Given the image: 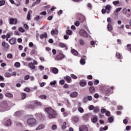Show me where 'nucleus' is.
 Listing matches in <instances>:
<instances>
[{"instance_id":"1","label":"nucleus","mask_w":131,"mask_h":131,"mask_svg":"<svg viewBox=\"0 0 131 131\" xmlns=\"http://www.w3.org/2000/svg\"><path fill=\"white\" fill-rule=\"evenodd\" d=\"M45 111L47 112L49 118L50 119H52V118H56L58 115L57 112L51 107H46L45 108Z\"/></svg>"},{"instance_id":"2","label":"nucleus","mask_w":131,"mask_h":131,"mask_svg":"<svg viewBox=\"0 0 131 131\" xmlns=\"http://www.w3.org/2000/svg\"><path fill=\"white\" fill-rule=\"evenodd\" d=\"M8 110H10V106L8 104V101H2L0 103V112H5V111H8Z\"/></svg>"},{"instance_id":"3","label":"nucleus","mask_w":131,"mask_h":131,"mask_svg":"<svg viewBox=\"0 0 131 131\" xmlns=\"http://www.w3.org/2000/svg\"><path fill=\"white\" fill-rule=\"evenodd\" d=\"M27 123L28 125L31 126V127H33V126H35L38 124L36 119L34 118H30L28 119L27 120Z\"/></svg>"},{"instance_id":"4","label":"nucleus","mask_w":131,"mask_h":131,"mask_svg":"<svg viewBox=\"0 0 131 131\" xmlns=\"http://www.w3.org/2000/svg\"><path fill=\"white\" fill-rule=\"evenodd\" d=\"M9 23L11 25H16L18 23V20L17 18H11L9 19Z\"/></svg>"},{"instance_id":"5","label":"nucleus","mask_w":131,"mask_h":131,"mask_svg":"<svg viewBox=\"0 0 131 131\" xmlns=\"http://www.w3.org/2000/svg\"><path fill=\"white\" fill-rule=\"evenodd\" d=\"M80 35L84 37H88V32L83 29H82L79 32Z\"/></svg>"},{"instance_id":"6","label":"nucleus","mask_w":131,"mask_h":131,"mask_svg":"<svg viewBox=\"0 0 131 131\" xmlns=\"http://www.w3.org/2000/svg\"><path fill=\"white\" fill-rule=\"evenodd\" d=\"M63 58H65V55H63V54L60 53L58 55L56 56L55 57V60L57 61H60V60H62Z\"/></svg>"},{"instance_id":"7","label":"nucleus","mask_w":131,"mask_h":131,"mask_svg":"<svg viewBox=\"0 0 131 131\" xmlns=\"http://www.w3.org/2000/svg\"><path fill=\"white\" fill-rule=\"evenodd\" d=\"M79 131H89V129L88 128L87 126L85 125H81L79 127Z\"/></svg>"},{"instance_id":"8","label":"nucleus","mask_w":131,"mask_h":131,"mask_svg":"<svg viewBox=\"0 0 131 131\" xmlns=\"http://www.w3.org/2000/svg\"><path fill=\"white\" fill-rule=\"evenodd\" d=\"M105 10H106V13L109 14L111 11V9H112V6L111 5L107 4L105 7Z\"/></svg>"},{"instance_id":"9","label":"nucleus","mask_w":131,"mask_h":131,"mask_svg":"<svg viewBox=\"0 0 131 131\" xmlns=\"http://www.w3.org/2000/svg\"><path fill=\"white\" fill-rule=\"evenodd\" d=\"M123 14H124L125 15H126L127 18H129V17L131 16V12L130 13H129L128 12H127V9H126V8H124L123 9Z\"/></svg>"},{"instance_id":"10","label":"nucleus","mask_w":131,"mask_h":131,"mask_svg":"<svg viewBox=\"0 0 131 131\" xmlns=\"http://www.w3.org/2000/svg\"><path fill=\"white\" fill-rule=\"evenodd\" d=\"M50 71L54 73V74H57L59 73V70L56 68H51Z\"/></svg>"},{"instance_id":"11","label":"nucleus","mask_w":131,"mask_h":131,"mask_svg":"<svg viewBox=\"0 0 131 131\" xmlns=\"http://www.w3.org/2000/svg\"><path fill=\"white\" fill-rule=\"evenodd\" d=\"M4 124L5 126H10L11 124H12V122L11 121V120H4Z\"/></svg>"},{"instance_id":"12","label":"nucleus","mask_w":131,"mask_h":131,"mask_svg":"<svg viewBox=\"0 0 131 131\" xmlns=\"http://www.w3.org/2000/svg\"><path fill=\"white\" fill-rule=\"evenodd\" d=\"M46 126L43 124H41L39 125L35 129V130H40V129H42V128H45Z\"/></svg>"},{"instance_id":"13","label":"nucleus","mask_w":131,"mask_h":131,"mask_svg":"<svg viewBox=\"0 0 131 131\" xmlns=\"http://www.w3.org/2000/svg\"><path fill=\"white\" fill-rule=\"evenodd\" d=\"M16 41L17 40L16 39V38H12L9 40V43H10V45H15Z\"/></svg>"},{"instance_id":"14","label":"nucleus","mask_w":131,"mask_h":131,"mask_svg":"<svg viewBox=\"0 0 131 131\" xmlns=\"http://www.w3.org/2000/svg\"><path fill=\"white\" fill-rule=\"evenodd\" d=\"M2 47H4L5 49H6L8 50L9 48H10V45L8 43H6V42H2Z\"/></svg>"},{"instance_id":"15","label":"nucleus","mask_w":131,"mask_h":131,"mask_svg":"<svg viewBox=\"0 0 131 131\" xmlns=\"http://www.w3.org/2000/svg\"><path fill=\"white\" fill-rule=\"evenodd\" d=\"M122 9V8H117L116 9V11L114 12V14L115 15V16H117V15H118V12H120Z\"/></svg>"},{"instance_id":"16","label":"nucleus","mask_w":131,"mask_h":131,"mask_svg":"<svg viewBox=\"0 0 131 131\" xmlns=\"http://www.w3.org/2000/svg\"><path fill=\"white\" fill-rule=\"evenodd\" d=\"M78 95V93L77 92H74L70 94V97H71V98H76V97H77Z\"/></svg>"},{"instance_id":"17","label":"nucleus","mask_w":131,"mask_h":131,"mask_svg":"<svg viewBox=\"0 0 131 131\" xmlns=\"http://www.w3.org/2000/svg\"><path fill=\"white\" fill-rule=\"evenodd\" d=\"M34 104H35L36 106H39V107H41V106H42V103H41V102L38 101V100L35 101Z\"/></svg>"},{"instance_id":"18","label":"nucleus","mask_w":131,"mask_h":131,"mask_svg":"<svg viewBox=\"0 0 131 131\" xmlns=\"http://www.w3.org/2000/svg\"><path fill=\"white\" fill-rule=\"evenodd\" d=\"M28 66L30 68H31V69H33V70L35 69V66L33 65V63H32V62L29 63Z\"/></svg>"},{"instance_id":"19","label":"nucleus","mask_w":131,"mask_h":131,"mask_svg":"<svg viewBox=\"0 0 131 131\" xmlns=\"http://www.w3.org/2000/svg\"><path fill=\"white\" fill-rule=\"evenodd\" d=\"M51 33L52 35H55V34H58V30L57 29H55V30H53L51 31Z\"/></svg>"},{"instance_id":"20","label":"nucleus","mask_w":131,"mask_h":131,"mask_svg":"<svg viewBox=\"0 0 131 131\" xmlns=\"http://www.w3.org/2000/svg\"><path fill=\"white\" fill-rule=\"evenodd\" d=\"M40 37L41 39H42V38H44V37H48V34H47V33L45 32L43 34H41L40 35Z\"/></svg>"},{"instance_id":"21","label":"nucleus","mask_w":131,"mask_h":131,"mask_svg":"<svg viewBox=\"0 0 131 131\" xmlns=\"http://www.w3.org/2000/svg\"><path fill=\"white\" fill-rule=\"evenodd\" d=\"M39 99L41 100H47V95H41L39 96Z\"/></svg>"},{"instance_id":"22","label":"nucleus","mask_w":131,"mask_h":131,"mask_svg":"<svg viewBox=\"0 0 131 131\" xmlns=\"http://www.w3.org/2000/svg\"><path fill=\"white\" fill-rule=\"evenodd\" d=\"M86 85V82H85V81H80V86H82V87L85 86Z\"/></svg>"},{"instance_id":"23","label":"nucleus","mask_w":131,"mask_h":131,"mask_svg":"<svg viewBox=\"0 0 131 131\" xmlns=\"http://www.w3.org/2000/svg\"><path fill=\"white\" fill-rule=\"evenodd\" d=\"M21 66V64L19 62H16L14 63V67H16V68H19Z\"/></svg>"},{"instance_id":"24","label":"nucleus","mask_w":131,"mask_h":131,"mask_svg":"<svg viewBox=\"0 0 131 131\" xmlns=\"http://www.w3.org/2000/svg\"><path fill=\"white\" fill-rule=\"evenodd\" d=\"M72 53L73 54V55H75V56H77V55H78V52H77V51L74 50V49H72L71 50Z\"/></svg>"},{"instance_id":"25","label":"nucleus","mask_w":131,"mask_h":131,"mask_svg":"<svg viewBox=\"0 0 131 131\" xmlns=\"http://www.w3.org/2000/svg\"><path fill=\"white\" fill-rule=\"evenodd\" d=\"M6 97H7V98H13V94H12L11 93H6L5 94Z\"/></svg>"},{"instance_id":"26","label":"nucleus","mask_w":131,"mask_h":131,"mask_svg":"<svg viewBox=\"0 0 131 131\" xmlns=\"http://www.w3.org/2000/svg\"><path fill=\"white\" fill-rule=\"evenodd\" d=\"M107 29L108 31H112L113 28L112 27V26L110 25V24H108L107 25Z\"/></svg>"},{"instance_id":"27","label":"nucleus","mask_w":131,"mask_h":131,"mask_svg":"<svg viewBox=\"0 0 131 131\" xmlns=\"http://www.w3.org/2000/svg\"><path fill=\"white\" fill-rule=\"evenodd\" d=\"M5 4H6V0L0 1V7L5 6Z\"/></svg>"},{"instance_id":"28","label":"nucleus","mask_w":131,"mask_h":131,"mask_svg":"<svg viewBox=\"0 0 131 131\" xmlns=\"http://www.w3.org/2000/svg\"><path fill=\"white\" fill-rule=\"evenodd\" d=\"M32 14V11H31V10H30L28 13L27 17L28 20H30V14Z\"/></svg>"},{"instance_id":"29","label":"nucleus","mask_w":131,"mask_h":131,"mask_svg":"<svg viewBox=\"0 0 131 131\" xmlns=\"http://www.w3.org/2000/svg\"><path fill=\"white\" fill-rule=\"evenodd\" d=\"M97 121L98 118L97 117H93V118L92 119V122H93V123H96V122H97Z\"/></svg>"},{"instance_id":"30","label":"nucleus","mask_w":131,"mask_h":131,"mask_svg":"<svg viewBox=\"0 0 131 131\" xmlns=\"http://www.w3.org/2000/svg\"><path fill=\"white\" fill-rule=\"evenodd\" d=\"M4 76L5 77H11L12 76V74L10 73H6L5 74Z\"/></svg>"},{"instance_id":"31","label":"nucleus","mask_w":131,"mask_h":131,"mask_svg":"<svg viewBox=\"0 0 131 131\" xmlns=\"http://www.w3.org/2000/svg\"><path fill=\"white\" fill-rule=\"evenodd\" d=\"M80 63L81 65H84V64H85V60L84 59H81L80 60Z\"/></svg>"},{"instance_id":"32","label":"nucleus","mask_w":131,"mask_h":131,"mask_svg":"<svg viewBox=\"0 0 131 131\" xmlns=\"http://www.w3.org/2000/svg\"><path fill=\"white\" fill-rule=\"evenodd\" d=\"M59 47L60 48H66V45L64 44V43H59Z\"/></svg>"},{"instance_id":"33","label":"nucleus","mask_w":131,"mask_h":131,"mask_svg":"<svg viewBox=\"0 0 131 131\" xmlns=\"http://www.w3.org/2000/svg\"><path fill=\"white\" fill-rule=\"evenodd\" d=\"M21 96L22 100H24V99H25L26 98L27 95H26V93H21Z\"/></svg>"},{"instance_id":"34","label":"nucleus","mask_w":131,"mask_h":131,"mask_svg":"<svg viewBox=\"0 0 131 131\" xmlns=\"http://www.w3.org/2000/svg\"><path fill=\"white\" fill-rule=\"evenodd\" d=\"M73 120L75 122H78V121H79V119L78 117H74L73 118Z\"/></svg>"},{"instance_id":"35","label":"nucleus","mask_w":131,"mask_h":131,"mask_svg":"<svg viewBox=\"0 0 131 131\" xmlns=\"http://www.w3.org/2000/svg\"><path fill=\"white\" fill-rule=\"evenodd\" d=\"M94 112H95V113H98V112H99V107L96 106L94 107Z\"/></svg>"},{"instance_id":"36","label":"nucleus","mask_w":131,"mask_h":131,"mask_svg":"<svg viewBox=\"0 0 131 131\" xmlns=\"http://www.w3.org/2000/svg\"><path fill=\"white\" fill-rule=\"evenodd\" d=\"M62 129H65L66 128V122H64L61 126Z\"/></svg>"},{"instance_id":"37","label":"nucleus","mask_w":131,"mask_h":131,"mask_svg":"<svg viewBox=\"0 0 131 131\" xmlns=\"http://www.w3.org/2000/svg\"><path fill=\"white\" fill-rule=\"evenodd\" d=\"M66 78L67 82H68V83H70V81H71V77H70L69 76H67L66 77Z\"/></svg>"},{"instance_id":"38","label":"nucleus","mask_w":131,"mask_h":131,"mask_svg":"<svg viewBox=\"0 0 131 131\" xmlns=\"http://www.w3.org/2000/svg\"><path fill=\"white\" fill-rule=\"evenodd\" d=\"M113 4L114 5V6H117V5H119V1H114Z\"/></svg>"},{"instance_id":"39","label":"nucleus","mask_w":131,"mask_h":131,"mask_svg":"<svg viewBox=\"0 0 131 131\" xmlns=\"http://www.w3.org/2000/svg\"><path fill=\"white\" fill-rule=\"evenodd\" d=\"M66 33L68 34V35H71L72 34V31L70 30H67L66 31Z\"/></svg>"},{"instance_id":"40","label":"nucleus","mask_w":131,"mask_h":131,"mask_svg":"<svg viewBox=\"0 0 131 131\" xmlns=\"http://www.w3.org/2000/svg\"><path fill=\"white\" fill-rule=\"evenodd\" d=\"M13 34V33L12 32H10L9 33H8L6 37L7 38H10V37H11V35H12Z\"/></svg>"},{"instance_id":"41","label":"nucleus","mask_w":131,"mask_h":131,"mask_svg":"<svg viewBox=\"0 0 131 131\" xmlns=\"http://www.w3.org/2000/svg\"><path fill=\"white\" fill-rule=\"evenodd\" d=\"M90 93H91L92 94H93V93H95V88H94V87H91L90 89Z\"/></svg>"},{"instance_id":"42","label":"nucleus","mask_w":131,"mask_h":131,"mask_svg":"<svg viewBox=\"0 0 131 131\" xmlns=\"http://www.w3.org/2000/svg\"><path fill=\"white\" fill-rule=\"evenodd\" d=\"M8 59H12L13 58V54L9 53L7 55Z\"/></svg>"},{"instance_id":"43","label":"nucleus","mask_w":131,"mask_h":131,"mask_svg":"<svg viewBox=\"0 0 131 131\" xmlns=\"http://www.w3.org/2000/svg\"><path fill=\"white\" fill-rule=\"evenodd\" d=\"M21 113L20 112H16L14 113V116H20Z\"/></svg>"},{"instance_id":"44","label":"nucleus","mask_w":131,"mask_h":131,"mask_svg":"<svg viewBox=\"0 0 131 131\" xmlns=\"http://www.w3.org/2000/svg\"><path fill=\"white\" fill-rule=\"evenodd\" d=\"M108 129V126H105L103 128H101L100 129V130L101 131V130H107Z\"/></svg>"},{"instance_id":"45","label":"nucleus","mask_w":131,"mask_h":131,"mask_svg":"<svg viewBox=\"0 0 131 131\" xmlns=\"http://www.w3.org/2000/svg\"><path fill=\"white\" fill-rule=\"evenodd\" d=\"M108 121H109V122H113V121H114V119L112 117H111L110 118H108Z\"/></svg>"},{"instance_id":"46","label":"nucleus","mask_w":131,"mask_h":131,"mask_svg":"<svg viewBox=\"0 0 131 131\" xmlns=\"http://www.w3.org/2000/svg\"><path fill=\"white\" fill-rule=\"evenodd\" d=\"M88 100L89 99H88V97H84L83 99V102H84V103H87Z\"/></svg>"},{"instance_id":"47","label":"nucleus","mask_w":131,"mask_h":131,"mask_svg":"<svg viewBox=\"0 0 131 131\" xmlns=\"http://www.w3.org/2000/svg\"><path fill=\"white\" fill-rule=\"evenodd\" d=\"M78 111L80 113H83L84 110H83V108L82 107H79Z\"/></svg>"},{"instance_id":"48","label":"nucleus","mask_w":131,"mask_h":131,"mask_svg":"<svg viewBox=\"0 0 131 131\" xmlns=\"http://www.w3.org/2000/svg\"><path fill=\"white\" fill-rule=\"evenodd\" d=\"M71 76L72 78H73V79H77V76H76L74 74H71Z\"/></svg>"},{"instance_id":"49","label":"nucleus","mask_w":131,"mask_h":131,"mask_svg":"<svg viewBox=\"0 0 131 131\" xmlns=\"http://www.w3.org/2000/svg\"><path fill=\"white\" fill-rule=\"evenodd\" d=\"M51 128H52V129H53V130H55V129H57V125L53 124Z\"/></svg>"},{"instance_id":"50","label":"nucleus","mask_w":131,"mask_h":131,"mask_svg":"<svg viewBox=\"0 0 131 131\" xmlns=\"http://www.w3.org/2000/svg\"><path fill=\"white\" fill-rule=\"evenodd\" d=\"M39 70H40V71H42L45 69V67H43L42 66H39Z\"/></svg>"},{"instance_id":"51","label":"nucleus","mask_w":131,"mask_h":131,"mask_svg":"<svg viewBox=\"0 0 131 131\" xmlns=\"http://www.w3.org/2000/svg\"><path fill=\"white\" fill-rule=\"evenodd\" d=\"M116 56L119 59H121V55L120 53H117Z\"/></svg>"},{"instance_id":"52","label":"nucleus","mask_w":131,"mask_h":131,"mask_svg":"<svg viewBox=\"0 0 131 131\" xmlns=\"http://www.w3.org/2000/svg\"><path fill=\"white\" fill-rule=\"evenodd\" d=\"M24 91L25 92H27V93H29V92H30V89L28 88H26L24 89Z\"/></svg>"},{"instance_id":"53","label":"nucleus","mask_w":131,"mask_h":131,"mask_svg":"<svg viewBox=\"0 0 131 131\" xmlns=\"http://www.w3.org/2000/svg\"><path fill=\"white\" fill-rule=\"evenodd\" d=\"M89 108L90 110H94V109L95 108V106H94V105H91L89 106Z\"/></svg>"},{"instance_id":"54","label":"nucleus","mask_w":131,"mask_h":131,"mask_svg":"<svg viewBox=\"0 0 131 131\" xmlns=\"http://www.w3.org/2000/svg\"><path fill=\"white\" fill-rule=\"evenodd\" d=\"M87 98L88 99L89 101H92V100H93V97H92V96H88Z\"/></svg>"},{"instance_id":"55","label":"nucleus","mask_w":131,"mask_h":131,"mask_svg":"<svg viewBox=\"0 0 131 131\" xmlns=\"http://www.w3.org/2000/svg\"><path fill=\"white\" fill-rule=\"evenodd\" d=\"M19 31H20V32H25V30L22 28H19Z\"/></svg>"},{"instance_id":"56","label":"nucleus","mask_w":131,"mask_h":131,"mask_svg":"<svg viewBox=\"0 0 131 131\" xmlns=\"http://www.w3.org/2000/svg\"><path fill=\"white\" fill-rule=\"evenodd\" d=\"M56 83H57V81H54L53 82H51L50 85H55V84H56Z\"/></svg>"},{"instance_id":"57","label":"nucleus","mask_w":131,"mask_h":131,"mask_svg":"<svg viewBox=\"0 0 131 131\" xmlns=\"http://www.w3.org/2000/svg\"><path fill=\"white\" fill-rule=\"evenodd\" d=\"M79 43H80V45H81V46H83V45H84V42L83 40H79Z\"/></svg>"},{"instance_id":"58","label":"nucleus","mask_w":131,"mask_h":131,"mask_svg":"<svg viewBox=\"0 0 131 131\" xmlns=\"http://www.w3.org/2000/svg\"><path fill=\"white\" fill-rule=\"evenodd\" d=\"M36 53V51L35 50H32L31 51V54H32V55H34V54H35Z\"/></svg>"},{"instance_id":"59","label":"nucleus","mask_w":131,"mask_h":131,"mask_svg":"<svg viewBox=\"0 0 131 131\" xmlns=\"http://www.w3.org/2000/svg\"><path fill=\"white\" fill-rule=\"evenodd\" d=\"M94 84H95V85H98V84H99V80H95L94 81Z\"/></svg>"},{"instance_id":"60","label":"nucleus","mask_w":131,"mask_h":131,"mask_svg":"<svg viewBox=\"0 0 131 131\" xmlns=\"http://www.w3.org/2000/svg\"><path fill=\"white\" fill-rule=\"evenodd\" d=\"M74 25H75V26H79V21H76L74 23Z\"/></svg>"},{"instance_id":"61","label":"nucleus","mask_w":131,"mask_h":131,"mask_svg":"<svg viewBox=\"0 0 131 131\" xmlns=\"http://www.w3.org/2000/svg\"><path fill=\"white\" fill-rule=\"evenodd\" d=\"M39 19H40V16L39 15L37 16L35 18V20H36V21H38V20H39Z\"/></svg>"},{"instance_id":"62","label":"nucleus","mask_w":131,"mask_h":131,"mask_svg":"<svg viewBox=\"0 0 131 131\" xmlns=\"http://www.w3.org/2000/svg\"><path fill=\"white\" fill-rule=\"evenodd\" d=\"M105 115H106V116H110V112L107 111L106 112H105Z\"/></svg>"},{"instance_id":"63","label":"nucleus","mask_w":131,"mask_h":131,"mask_svg":"<svg viewBox=\"0 0 131 131\" xmlns=\"http://www.w3.org/2000/svg\"><path fill=\"white\" fill-rule=\"evenodd\" d=\"M63 38L64 39H68L69 38V36H68V35H64Z\"/></svg>"},{"instance_id":"64","label":"nucleus","mask_w":131,"mask_h":131,"mask_svg":"<svg viewBox=\"0 0 131 131\" xmlns=\"http://www.w3.org/2000/svg\"><path fill=\"white\" fill-rule=\"evenodd\" d=\"M126 130H129L130 129V126H127L125 128Z\"/></svg>"}]
</instances>
